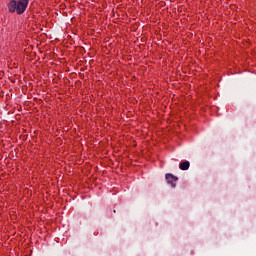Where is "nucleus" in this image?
<instances>
[{
    "label": "nucleus",
    "mask_w": 256,
    "mask_h": 256,
    "mask_svg": "<svg viewBox=\"0 0 256 256\" xmlns=\"http://www.w3.org/2000/svg\"><path fill=\"white\" fill-rule=\"evenodd\" d=\"M166 181L173 189L177 187V181H179V178L171 173L166 174Z\"/></svg>",
    "instance_id": "obj_2"
},
{
    "label": "nucleus",
    "mask_w": 256,
    "mask_h": 256,
    "mask_svg": "<svg viewBox=\"0 0 256 256\" xmlns=\"http://www.w3.org/2000/svg\"><path fill=\"white\" fill-rule=\"evenodd\" d=\"M29 5V0H11L8 4L9 13H17V15H23L24 11H27V6Z\"/></svg>",
    "instance_id": "obj_1"
},
{
    "label": "nucleus",
    "mask_w": 256,
    "mask_h": 256,
    "mask_svg": "<svg viewBox=\"0 0 256 256\" xmlns=\"http://www.w3.org/2000/svg\"><path fill=\"white\" fill-rule=\"evenodd\" d=\"M190 166L191 164L189 163V161L181 162L179 165L181 171H187V169H189Z\"/></svg>",
    "instance_id": "obj_3"
}]
</instances>
